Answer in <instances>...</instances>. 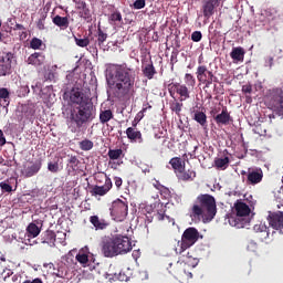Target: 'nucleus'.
<instances>
[{"instance_id": "nucleus-35", "label": "nucleus", "mask_w": 283, "mask_h": 283, "mask_svg": "<svg viewBox=\"0 0 283 283\" xmlns=\"http://www.w3.org/2000/svg\"><path fill=\"white\" fill-rule=\"evenodd\" d=\"M114 118V113L111 111V108H106L105 111H101L99 113V120L102 124H107V122L112 120Z\"/></svg>"}, {"instance_id": "nucleus-41", "label": "nucleus", "mask_w": 283, "mask_h": 283, "mask_svg": "<svg viewBox=\"0 0 283 283\" xmlns=\"http://www.w3.org/2000/svg\"><path fill=\"white\" fill-rule=\"evenodd\" d=\"M69 164L71 166V168L75 169L78 167L80 165V159L78 157H76V155H69Z\"/></svg>"}, {"instance_id": "nucleus-10", "label": "nucleus", "mask_w": 283, "mask_h": 283, "mask_svg": "<svg viewBox=\"0 0 283 283\" xmlns=\"http://www.w3.org/2000/svg\"><path fill=\"white\" fill-rule=\"evenodd\" d=\"M196 74L197 80L200 81V83H205V88H209L210 85H212L213 80H217L213 72L207 69L206 65L198 66Z\"/></svg>"}, {"instance_id": "nucleus-55", "label": "nucleus", "mask_w": 283, "mask_h": 283, "mask_svg": "<svg viewBox=\"0 0 283 283\" xmlns=\"http://www.w3.org/2000/svg\"><path fill=\"white\" fill-rule=\"evenodd\" d=\"M242 93L251 94L253 93V86L251 84H247L242 86Z\"/></svg>"}, {"instance_id": "nucleus-32", "label": "nucleus", "mask_w": 283, "mask_h": 283, "mask_svg": "<svg viewBox=\"0 0 283 283\" xmlns=\"http://www.w3.org/2000/svg\"><path fill=\"white\" fill-rule=\"evenodd\" d=\"M0 105L1 107H8L10 105V91L6 87L0 88Z\"/></svg>"}, {"instance_id": "nucleus-17", "label": "nucleus", "mask_w": 283, "mask_h": 283, "mask_svg": "<svg viewBox=\"0 0 283 283\" xmlns=\"http://www.w3.org/2000/svg\"><path fill=\"white\" fill-rule=\"evenodd\" d=\"M41 168L42 159H36L35 161H31L28 166H24L22 174L25 178H32L35 174L40 172Z\"/></svg>"}, {"instance_id": "nucleus-46", "label": "nucleus", "mask_w": 283, "mask_h": 283, "mask_svg": "<svg viewBox=\"0 0 283 283\" xmlns=\"http://www.w3.org/2000/svg\"><path fill=\"white\" fill-rule=\"evenodd\" d=\"M112 22H123V14L119 11L112 12L111 14Z\"/></svg>"}, {"instance_id": "nucleus-54", "label": "nucleus", "mask_w": 283, "mask_h": 283, "mask_svg": "<svg viewBox=\"0 0 283 283\" xmlns=\"http://www.w3.org/2000/svg\"><path fill=\"white\" fill-rule=\"evenodd\" d=\"M45 17H42V18H40V20H38V22H36V28L39 29V30H45Z\"/></svg>"}, {"instance_id": "nucleus-11", "label": "nucleus", "mask_w": 283, "mask_h": 283, "mask_svg": "<svg viewBox=\"0 0 283 283\" xmlns=\"http://www.w3.org/2000/svg\"><path fill=\"white\" fill-rule=\"evenodd\" d=\"M102 253L105 258H114L117 255L116 235L108 237L102 241Z\"/></svg>"}, {"instance_id": "nucleus-47", "label": "nucleus", "mask_w": 283, "mask_h": 283, "mask_svg": "<svg viewBox=\"0 0 283 283\" xmlns=\"http://www.w3.org/2000/svg\"><path fill=\"white\" fill-rule=\"evenodd\" d=\"M185 81H186L188 86L195 87V85H196V77H193L192 74H186L185 75Z\"/></svg>"}, {"instance_id": "nucleus-7", "label": "nucleus", "mask_w": 283, "mask_h": 283, "mask_svg": "<svg viewBox=\"0 0 283 283\" xmlns=\"http://www.w3.org/2000/svg\"><path fill=\"white\" fill-rule=\"evenodd\" d=\"M109 211L113 220L123 222V220H125L128 214V203L118 198L117 200L112 201Z\"/></svg>"}, {"instance_id": "nucleus-58", "label": "nucleus", "mask_w": 283, "mask_h": 283, "mask_svg": "<svg viewBox=\"0 0 283 283\" xmlns=\"http://www.w3.org/2000/svg\"><path fill=\"white\" fill-rule=\"evenodd\" d=\"M22 283H43V280L41 277H34L33 280H24Z\"/></svg>"}, {"instance_id": "nucleus-14", "label": "nucleus", "mask_w": 283, "mask_h": 283, "mask_svg": "<svg viewBox=\"0 0 283 283\" xmlns=\"http://www.w3.org/2000/svg\"><path fill=\"white\" fill-rule=\"evenodd\" d=\"M112 187H113V181L109 178V176H107L106 174L105 184L94 185L93 188L91 189V195L95 197L106 196L111 191Z\"/></svg>"}, {"instance_id": "nucleus-39", "label": "nucleus", "mask_w": 283, "mask_h": 283, "mask_svg": "<svg viewBox=\"0 0 283 283\" xmlns=\"http://www.w3.org/2000/svg\"><path fill=\"white\" fill-rule=\"evenodd\" d=\"M74 41H75L76 46H80V48H87V46H90V42H91L88 36H84V39L74 36Z\"/></svg>"}, {"instance_id": "nucleus-9", "label": "nucleus", "mask_w": 283, "mask_h": 283, "mask_svg": "<svg viewBox=\"0 0 283 283\" xmlns=\"http://www.w3.org/2000/svg\"><path fill=\"white\" fill-rule=\"evenodd\" d=\"M168 91L171 98H175V94H179L180 103L186 102V99L191 98V92L189 91L187 85H182L181 83H169Z\"/></svg>"}, {"instance_id": "nucleus-45", "label": "nucleus", "mask_w": 283, "mask_h": 283, "mask_svg": "<svg viewBox=\"0 0 283 283\" xmlns=\"http://www.w3.org/2000/svg\"><path fill=\"white\" fill-rule=\"evenodd\" d=\"M67 274V270L65 264H61L60 266H57V271L55 272V275L57 277H65Z\"/></svg>"}, {"instance_id": "nucleus-50", "label": "nucleus", "mask_w": 283, "mask_h": 283, "mask_svg": "<svg viewBox=\"0 0 283 283\" xmlns=\"http://www.w3.org/2000/svg\"><path fill=\"white\" fill-rule=\"evenodd\" d=\"M273 57L279 61L280 59L283 57V51L281 50V48H274L273 50Z\"/></svg>"}, {"instance_id": "nucleus-44", "label": "nucleus", "mask_w": 283, "mask_h": 283, "mask_svg": "<svg viewBox=\"0 0 283 283\" xmlns=\"http://www.w3.org/2000/svg\"><path fill=\"white\" fill-rule=\"evenodd\" d=\"M184 104L180 102H175L174 104L170 105V109L176 113V115H180L182 111Z\"/></svg>"}, {"instance_id": "nucleus-36", "label": "nucleus", "mask_w": 283, "mask_h": 283, "mask_svg": "<svg viewBox=\"0 0 283 283\" xmlns=\"http://www.w3.org/2000/svg\"><path fill=\"white\" fill-rule=\"evenodd\" d=\"M107 156L112 161H116L120 159V157H124V150L122 148L108 149Z\"/></svg>"}, {"instance_id": "nucleus-57", "label": "nucleus", "mask_w": 283, "mask_h": 283, "mask_svg": "<svg viewBox=\"0 0 283 283\" xmlns=\"http://www.w3.org/2000/svg\"><path fill=\"white\" fill-rule=\"evenodd\" d=\"M114 181H115V186L119 190L120 187H123V178H119L118 176H115Z\"/></svg>"}, {"instance_id": "nucleus-19", "label": "nucleus", "mask_w": 283, "mask_h": 283, "mask_svg": "<svg viewBox=\"0 0 283 283\" xmlns=\"http://www.w3.org/2000/svg\"><path fill=\"white\" fill-rule=\"evenodd\" d=\"M263 178H264V174L262 172L261 168L256 170H249L247 184L258 185V184H261Z\"/></svg>"}, {"instance_id": "nucleus-24", "label": "nucleus", "mask_w": 283, "mask_h": 283, "mask_svg": "<svg viewBox=\"0 0 283 283\" xmlns=\"http://www.w3.org/2000/svg\"><path fill=\"white\" fill-rule=\"evenodd\" d=\"M76 9L80 11L81 19H84V20L91 19L92 14L86 1H83V0L76 1Z\"/></svg>"}, {"instance_id": "nucleus-20", "label": "nucleus", "mask_w": 283, "mask_h": 283, "mask_svg": "<svg viewBox=\"0 0 283 283\" xmlns=\"http://www.w3.org/2000/svg\"><path fill=\"white\" fill-rule=\"evenodd\" d=\"M220 0H207L203 3V17L210 19L216 12V7L219 6Z\"/></svg>"}, {"instance_id": "nucleus-33", "label": "nucleus", "mask_w": 283, "mask_h": 283, "mask_svg": "<svg viewBox=\"0 0 283 283\" xmlns=\"http://www.w3.org/2000/svg\"><path fill=\"white\" fill-rule=\"evenodd\" d=\"M230 165V157L226 156V157H218L217 159H214V167L221 170H226V168H228Z\"/></svg>"}, {"instance_id": "nucleus-34", "label": "nucleus", "mask_w": 283, "mask_h": 283, "mask_svg": "<svg viewBox=\"0 0 283 283\" xmlns=\"http://www.w3.org/2000/svg\"><path fill=\"white\" fill-rule=\"evenodd\" d=\"M13 31L15 35H19L20 41H24L28 36V30L22 25V23H15Z\"/></svg>"}, {"instance_id": "nucleus-1", "label": "nucleus", "mask_w": 283, "mask_h": 283, "mask_svg": "<svg viewBox=\"0 0 283 283\" xmlns=\"http://www.w3.org/2000/svg\"><path fill=\"white\" fill-rule=\"evenodd\" d=\"M108 88L116 98H124L134 91L136 72L127 63H109L106 69Z\"/></svg>"}, {"instance_id": "nucleus-38", "label": "nucleus", "mask_w": 283, "mask_h": 283, "mask_svg": "<svg viewBox=\"0 0 283 283\" xmlns=\"http://www.w3.org/2000/svg\"><path fill=\"white\" fill-rule=\"evenodd\" d=\"M27 232L29 233V237H38L41 233V229L39 228V226H36V223L31 222L29 223L28 228H27Z\"/></svg>"}, {"instance_id": "nucleus-22", "label": "nucleus", "mask_w": 283, "mask_h": 283, "mask_svg": "<svg viewBox=\"0 0 283 283\" xmlns=\"http://www.w3.org/2000/svg\"><path fill=\"white\" fill-rule=\"evenodd\" d=\"M126 136L129 138L132 143H144L143 133L135 127H127L126 128Z\"/></svg>"}, {"instance_id": "nucleus-2", "label": "nucleus", "mask_w": 283, "mask_h": 283, "mask_svg": "<svg viewBox=\"0 0 283 283\" xmlns=\"http://www.w3.org/2000/svg\"><path fill=\"white\" fill-rule=\"evenodd\" d=\"M70 101L75 104L71 109V120L76 124V127H83L86 122L93 120L94 105L84 92L80 88H72Z\"/></svg>"}, {"instance_id": "nucleus-18", "label": "nucleus", "mask_w": 283, "mask_h": 283, "mask_svg": "<svg viewBox=\"0 0 283 283\" xmlns=\"http://www.w3.org/2000/svg\"><path fill=\"white\" fill-rule=\"evenodd\" d=\"M253 231L255 239H258L259 241H265L270 235L266 223H255Z\"/></svg>"}, {"instance_id": "nucleus-13", "label": "nucleus", "mask_w": 283, "mask_h": 283, "mask_svg": "<svg viewBox=\"0 0 283 283\" xmlns=\"http://www.w3.org/2000/svg\"><path fill=\"white\" fill-rule=\"evenodd\" d=\"M268 222L271 228L283 233V211L269 212Z\"/></svg>"}, {"instance_id": "nucleus-23", "label": "nucleus", "mask_w": 283, "mask_h": 283, "mask_svg": "<svg viewBox=\"0 0 283 283\" xmlns=\"http://www.w3.org/2000/svg\"><path fill=\"white\" fill-rule=\"evenodd\" d=\"M180 260L186 263L189 266H197L199 265V259L195 258L193 252H187V250L184 253H179Z\"/></svg>"}, {"instance_id": "nucleus-26", "label": "nucleus", "mask_w": 283, "mask_h": 283, "mask_svg": "<svg viewBox=\"0 0 283 283\" xmlns=\"http://www.w3.org/2000/svg\"><path fill=\"white\" fill-rule=\"evenodd\" d=\"M142 72H143V75L147 77V80H154V77L157 74V70L155 69L154 61L150 60L149 63H145L142 66Z\"/></svg>"}, {"instance_id": "nucleus-61", "label": "nucleus", "mask_w": 283, "mask_h": 283, "mask_svg": "<svg viewBox=\"0 0 283 283\" xmlns=\"http://www.w3.org/2000/svg\"><path fill=\"white\" fill-rule=\"evenodd\" d=\"M108 164L111 165V167H112V168H114V170H116V169H117V164H116V163H112V161H109Z\"/></svg>"}, {"instance_id": "nucleus-53", "label": "nucleus", "mask_w": 283, "mask_h": 283, "mask_svg": "<svg viewBox=\"0 0 283 283\" xmlns=\"http://www.w3.org/2000/svg\"><path fill=\"white\" fill-rule=\"evenodd\" d=\"M48 168L50 172H59V163H49Z\"/></svg>"}, {"instance_id": "nucleus-42", "label": "nucleus", "mask_w": 283, "mask_h": 283, "mask_svg": "<svg viewBox=\"0 0 283 283\" xmlns=\"http://www.w3.org/2000/svg\"><path fill=\"white\" fill-rule=\"evenodd\" d=\"M97 33H98L97 41L99 44H103L105 41H107L108 34L104 33L101 27L97 29Z\"/></svg>"}, {"instance_id": "nucleus-56", "label": "nucleus", "mask_w": 283, "mask_h": 283, "mask_svg": "<svg viewBox=\"0 0 283 283\" xmlns=\"http://www.w3.org/2000/svg\"><path fill=\"white\" fill-rule=\"evenodd\" d=\"M157 220H165V211H153Z\"/></svg>"}, {"instance_id": "nucleus-21", "label": "nucleus", "mask_w": 283, "mask_h": 283, "mask_svg": "<svg viewBox=\"0 0 283 283\" xmlns=\"http://www.w3.org/2000/svg\"><path fill=\"white\" fill-rule=\"evenodd\" d=\"M28 64H33L34 66H41L45 63V55L41 51H35L27 59Z\"/></svg>"}, {"instance_id": "nucleus-60", "label": "nucleus", "mask_w": 283, "mask_h": 283, "mask_svg": "<svg viewBox=\"0 0 283 283\" xmlns=\"http://www.w3.org/2000/svg\"><path fill=\"white\" fill-rule=\"evenodd\" d=\"M154 187L158 189L159 192H161L160 187H163V185L160 184V181H156V184H154Z\"/></svg>"}, {"instance_id": "nucleus-6", "label": "nucleus", "mask_w": 283, "mask_h": 283, "mask_svg": "<svg viewBox=\"0 0 283 283\" xmlns=\"http://www.w3.org/2000/svg\"><path fill=\"white\" fill-rule=\"evenodd\" d=\"M200 239V232L197 228H187L181 237V241L178 242L177 253H185L188 249H191L193 244Z\"/></svg>"}, {"instance_id": "nucleus-4", "label": "nucleus", "mask_w": 283, "mask_h": 283, "mask_svg": "<svg viewBox=\"0 0 283 283\" xmlns=\"http://www.w3.org/2000/svg\"><path fill=\"white\" fill-rule=\"evenodd\" d=\"M234 210L237 214L234 217H230L229 223L234 228L241 229L250 226L249 214L251 213V209L244 201L238 200L234 203Z\"/></svg>"}, {"instance_id": "nucleus-52", "label": "nucleus", "mask_w": 283, "mask_h": 283, "mask_svg": "<svg viewBox=\"0 0 283 283\" xmlns=\"http://www.w3.org/2000/svg\"><path fill=\"white\" fill-rule=\"evenodd\" d=\"M265 63L269 64V67L274 66V51L272 50L271 54L266 57Z\"/></svg>"}, {"instance_id": "nucleus-28", "label": "nucleus", "mask_w": 283, "mask_h": 283, "mask_svg": "<svg viewBox=\"0 0 283 283\" xmlns=\"http://www.w3.org/2000/svg\"><path fill=\"white\" fill-rule=\"evenodd\" d=\"M76 261H78L81 265H87L90 261V248L87 247L81 248V250L76 254Z\"/></svg>"}, {"instance_id": "nucleus-5", "label": "nucleus", "mask_w": 283, "mask_h": 283, "mask_svg": "<svg viewBox=\"0 0 283 283\" xmlns=\"http://www.w3.org/2000/svg\"><path fill=\"white\" fill-rule=\"evenodd\" d=\"M170 167L176 174L179 181H193L197 178V172L192 168L186 170V161H182L181 157H171L169 160Z\"/></svg>"}, {"instance_id": "nucleus-40", "label": "nucleus", "mask_w": 283, "mask_h": 283, "mask_svg": "<svg viewBox=\"0 0 283 283\" xmlns=\"http://www.w3.org/2000/svg\"><path fill=\"white\" fill-rule=\"evenodd\" d=\"M30 46L32 48V50H40L43 46V40L34 36L30 42Z\"/></svg>"}, {"instance_id": "nucleus-48", "label": "nucleus", "mask_w": 283, "mask_h": 283, "mask_svg": "<svg viewBox=\"0 0 283 283\" xmlns=\"http://www.w3.org/2000/svg\"><path fill=\"white\" fill-rule=\"evenodd\" d=\"M1 190L4 192H11L12 186L8 181H1L0 182Z\"/></svg>"}, {"instance_id": "nucleus-27", "label": "nucleus", "mask_w": 283, "mask_h": 283, "mask_svg": "<svg viewBox=\"0 0 283 283\" xmlns=\"http://www.w3.org/2000/svg\"><path fill=\"white\" fill-rule=\"evenodd\" d=\"M90 222L94 226L95 230H106L109 226V222H107V220L99 219L97 214H93L92 217H90Z\"/></svg>"}, {"instance_id": "nucleus-29", "label": "nucleus", "mask_w": 283, "mask_h": 283, "mask_svg": "<svg viewBox=\"0 0 283 283\" xmlns=\"http://www.w3.org/2000/svg\"><path fill=\"white\" fill-rule=\"evenodd\" d=\"M52 22L61 30H67L70 19L69 17H60V14H56L54 18H52Z\"/></svg>"}, {"instance_id": "nucleus-62", "label": "nucleus", "mask_w": 283, "mask_h": 283, "mask_svg": "<svg viewBox=\"0 0 283 283\" xmlns=\"http://www.w3.org/2000/svg\"><path fill=\"white\" fill-rule=\"evenodd\" d=\"M279 209L283 208V200L282 201H279L277 206H276Z\"/></svg>"}, {"instance_id": "nucleus-31", "label": "nucleus", "mask_w": 283, "mask_h": 283, "mask_svg": "<svg viewBox=\"0 0 283 283\" xmlns=\"http://www.w3.org/2000/svg\"><path fill=\"white\" fill-rule=\"evenodd\" d=\"M193 120L198 122V124H200L205 129L208 127L207 115L203 111H195Z\"/></svg>"}, {"instance_id": "nucleus-8", "label": "nucleus", "mask_w": 283, "mask_h": 283, "mask_svg": "<svg viewBox=\"0 0 283 283\" xmlns=\"http://www.w3.org/2000/svg\"><path fill=\"white\" fill-rule=\"evenodd\" d=\"M14 53L12 51H2L0 53V77L12 74V61Z\"/></svg>"}, {"instance_id": "nucleus-25", "label": "nucleus", "mask_w": 283, "mask_h": 283, "mask_svg": "<svg viewBox=\"0 0 283 283\" xmlns=\"http://www.w3.org/2000/svg\"><path fill=\"white\" fill-rule=\"evenodd\" d=\"M245 55V50L242 46L232 48L230 52V57L232 59L233 63H243Z\"/></svg>"}, {"instance_id": "nucleus-16", "label": "nucleus", "mask_w": 283, "mask_h": 283, "mask_svg": "<svg viewBox=\"0 0 283 283\" xmlns=\"http://www.w3.org/2000/svg\"><path fill=\"white\" fill-rule=\"evenodd\" d=\"M271 106L275 111L283 113V88H275L272 92Z\"/></svg>"}, {"instance_id": "nucleus-49", "label": "nucleus", "mask_w": 283, "mask_h": 283, "mask_svg": "<svg viewBox=\"0 0 283 283\" xmlns=\"http://www.w3.org/2000/svg\"><path fill=\"white\" fill-rule=\"evenodd\" d=\"M191 40L193 42L202 41V33H201V31H193V33L191 34Z\"/></svg>"}, {"instance_id": "nucleus-12", "label": "nucleus", "mask_w": 283, "mask_h": 283, "mask_svg": "<svg viewBox=\"0 0 283 283\" xmlns=\"http://www.w3.org/2000/svg\"><path fill=\"white\" fill-rule=\"evenodd\" d=\"M132 240L127 235H116V255L132 252Z\"/></svg>"}, {"instance_id": "nucleus-51", "label": "nucleus", "mask_w": 283, "mask_h": 283, "mask_svg": "<svg viewBox=\"0 0 283 283\" xmlns=\"http://www.w3.org/2000/svg\"><path fill=\"white\" fill-rule=\"evenodd\" d=\"M145 6H146V0H136L133 3L134 9H144Z\"/></svg>"}, {"instance_id": "nucleus-3", "label": "nucleus", "mask_w": 283, "mask_h": 283, "mask_svg": "<svg viewBox=\"0 0 283 283\" xmlns=\"http://www.w3.org/2000/svg\"><path fill=\"white\" fill-rule=\"evenodd\" d=\"M217 214V201L212 195L197 196L193 206L190 209V218L192 220H202L211 222Z\"/></svg>"}, {"instance_id": "nucleus-63", "label": "nucleus", "mask_w": 283, "mask_h": 283, "mask_svg": "<svg viewBox=\"0 0 283 283\" xmlns=\"http://www.w3.org/2000/svg\"><path fill=\"white\" fill-rule=\"evenodd\" d=\"M207 98H212L211 92H207Z\"/></svg>"}, {"instance_id": "nucleus-43", "label": "nucleus", "mask_w": 283, "mask_h": 283, "mask_svg": "<svg viewBox=\"0 0 283 283\" xmlns=\"http://www.w3.org/2000/svg\"><path fill=\"white\" fill-rule=\"evenodd\" d=\"M159 189H160V195L164 196L166 200H169V198H171V190L168 189V187H165V185H161Z\"/></svg>"}, {"instance_id": "nucleus-59", "label": "nucleus", "mask_w": 283, "mask_h": 283, "mask_svg": "<svg viewBox=\"0 0 283 283\" xmlns=\"http://www.w3.org/2000/svg\"><path fill=\"white\" fill-rule=\"evenodd\" d=\"M7 140L4 137V133L2 132V129H0V146L6 145Z\"/></svg>"}, {"instance_id": "nucleus-37", "label": "nucleus", "mask_w": 283, "mask_h": 283, "mask_svg": "<svg viewBox=\"0 0 283 283\" xmlns=\"http://www.w3.org/2000/svg\"><path fill=\"white\" fill-rule=\"evenodd\" d=\"M80 149L83 151H90L93 150L94 148V143L93 140H90V138H84L78 143Z\"/></svg>"}, {"instance_id": "nucleus-30", "label": "nucleus", "mask_w": 283, "mask_h": 283, "mask_svg": "<svg viewBox=\"0 0 283 283\" xmlns=\"http://www.w3.org/2000/svg\"><path fill=\"white\" fill-rule=\"evenodd\" d=\"M41 241L43 243L54 245L56 241V233L53 230H46L44 233H42Z\"/></svg>"}, {"instance_id": "nucleus-15", "label": "nucleus", "mask_w": 283, "mask_h": 283, "mask_svg": "<svg viewBox=\"0 0 283 283\" xmlns=\"http://www.w3.org/2000/svg\"><path fill=\"white\" fill-rule=\"evenodd\" d=\"M218 113H219L218 108H213L211 111V115L213 116L217 124L228 126L230 124V122L232 120L228 107H223L219 115H218Z\"/></svg>"}, {"instance_id": "nucleus-64", "label": "nucleus", "mask_w": 283, "mask_h": 283, "mask_svg": "<svg viewBox=\"0 0 283 283\" xmlns=\"http://www.w3.org/2000/svg\"><path fill=\"white\" fill-rule=\"evenodd\" d=\"M147 219H148L149 222H153L154 217H150V219H149V217H147Z\"/></svg>"}]
</instances>
